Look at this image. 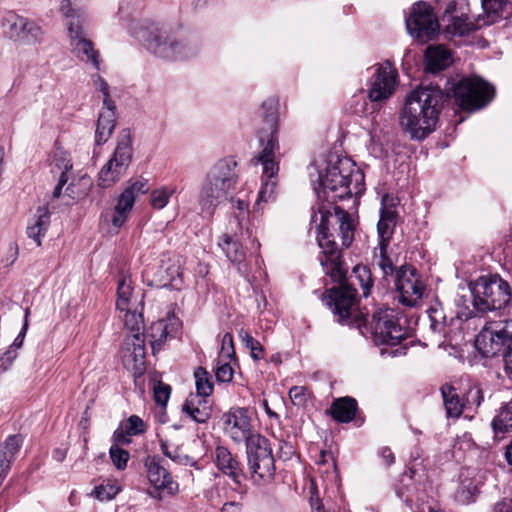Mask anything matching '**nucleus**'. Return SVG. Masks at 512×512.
<instances>
[{"mask_svg": "<svg viewBox=\"0 0 512 512\" xmlns=\"http://www.w3.org/2000/svg\"><path fill=\"white\" fill-rule=\"evenodd\" d=\"M137 303V298L133 295L130 279L122 277L119 279L117 286V309H130V307L137 306Z\"/></svg>", "mask_w": 512, "mask_h": 512, "instance_id": "obj_35", "label": "nucleus"}, {"mask_svg": "<svg viewBox=\"0 0 512 512\" xmlns=\"http://www.w3.org/2000/svg\"><path fill=\"white\" fill-rule=\"evenodd\" d=\"M175 187L162 186L150 194V205L154 209H163L169 203L170 197L175 193Z\"/></svg>", "mask_w": 512, "mask_h": 512, "instance_id": "obj_43", "label": "nucleus"}, {"mask_svg": "<svg viewBox=\"0 0 512 512\" xmlns=\"http://www.w3.org/2000/svg\"><path fill=\"white\" fill-rule=\"evenodd\" d=\"M445 95L434 86L410 92L401 112L400 124L414 139L426 138L438 122Z\"/></svg>", "mask_w": 512, "mask_h": 512, "instance_id": "obj_2", "label": "nucleus"}, {"mask_svg": "<svg viewBox=\"0 0 512 512\" xmlns=\"http://www.w3.org/2000/svg\"><path fill=\"white\" fill-rule=\"evenodd\" d=\"M357 409V401L352 397L345 396L335 399L329 411L337 422L349 423L355 418Z\"/></svg>", "mask_w": 512, "mask_h": 512, "instance_id": "obj_30", "label": "nucleus"}, {"mask_svg": "<svg viewBox=\"0 0 512 512\" xmlns=\"http://www.w3.org/2000/svg\"><path fill=\"white\" fill-rule=\"evenodd\" d=\"M146 426L143 420L137 415H131L113 433V441L122 445H129L131 437L143 434Z\"/></svg>", "mask_w": 512, "mask_h": 512, "instance_id": "obj_27", "label": "nucleus"}, {"mask_svg": "<svg viewBox=\"0 0 512 512\" xmlns=\"http://www.w3.org/2000/svg\"><path fill=\"white\" fill-rule=\"evenodd\" d=\"M92 81L95 88L103 93V106L95 131V142L97 145H102L109 140L115 128L116 106L110 98L108 83L98 74L92 76Z\"/></svg>", "mask_w": 512, "mask_h": 512, "instance_id": "obj_17", "label": "nucleus"}, {"mask_svg": "<svg viewBox=\"0 0 512 512\" xmlns=\"http://www.w3.org/2000/svg\"><path fill=\"white\" fill-rule=\"evenodd\" d=\"M495 433L512 431V400L503 406L492 421Z\"/></svg>", "mask_w": 512, "mask_h": 512, "instance_id": "obj_38", "label": "nucleus"}, {"mask_svg": "<svg viewBox=\"0 0 512 512\" xmlns=\"http://www.w3.org/2000/svg\"><path fill=\"white\" fill-rule=\"evenodd\" d=\"M196 397L186 399L182 406V411L197 423H206L210 418V412L207 409H200L195 405Z\"/></svg>", "mask_w": 512, "mask_h": 512, "instance_id": "obj_42", "label": "nucleus"}, {"mask_svg": "<svg viewBox=\"0 0 512 512\" xmlns=\"http://www.w3.org/2000/svg\"><path fill=\"white\" fill-rule=\"evenodd\" d=\"M218 246L225 253L227 258L235 265L238 266V271L242 274L246 273V267L244 265L246 259V252L242 247V244L234 239L229 234H223L218 241Z\"/></svg>", "mask_w": 512, "mask_h": 512, "instance_id": "obj_26", "label": "nucleus"}, {"mask_svg": "<svg viewBox=\"0 0 512 512\" xmlns=\"http://www.w3.org/2000/svg\"><path fill=\"white\" fill-rule=\"evenodd\" d=\"M385 198L386 197L382 199L383 203L385 201ZM380 219L388 223L396 224V211L393 208L386 207L383 204L382 208L380 209Z\"/></svg>", "mask_w": 512, "mask_h": 512, "instance_id": "obj_62", "label": "nucleus"}, {"mask_svg": "<svg viewBox=\"0 0 512 512\" xmlns=\"http://www.w3.org/2000/svg\"><path fill=\"white\" fill-rule=\"evenodd\" d=\"M120 312H124L121 316L124 321V325L130 330L131 335H144L143 328V317L140 312H137V306L130 307V309H118Z\"/></svg>", "mask_w": 512, "mask_h": 512, "instance_id": "obj_37", "label": "nucleus"}, {"mask_svg": "<svg viewBox=\"0 0 512 512\" xmlns=\"http://www.w3.org/2000/svg\"><path fill=\"white\" fill-rule=\"evenodd\" d=\"M117 492L118 490L115 489L113 486L100 485L94 488L91 495H93L100 501H107L113 499Z\"/></svg>", "mask_w": 512, "mask_h": 512, "instance_id": "obj_56", "label": "nucleus"}, {"mask_svg": "<svg viewBox=\"0 0 512 512\" xmlns=\"http://www.w3.org/2000/svg\"><path fill=\"white\" fill-rule=\"evenodd\" d=\"M239 337L250 350L251 357L254 360H260L264 357V350L260 342L254 339L250 333L244 329L239 331Z\"/></svg>", "mask_w": 512, "mask_h": 512, "instance_id": "obj_44", "label": "nucleus"}, {"mask_svg": "<svg viewBox=\"0 0 512 512\" xmlns=\"http://www.w3.org/2000/svg\"><path fill=\"white\" fill-rule=\"evenodd\" d=\"M317 241L322 250L320 263L325 274L330 276L334 282L341 283L346 278L347 268L341 260V251L324 222L318 226Z\"/></svg>", "mask_w": 512, "mask_h": 512, "instance_id": "obj_13", "label": "nucleus"}, {"mask_svg": "<svg viewBox=\"0 0 512 512\" xmlns=\"http://www.w3.org/2000/svg\"><path fill=\"white\" fill-rule=\"evenodd\" d=\"M426 70L437 73L446 69L452 62L450 52L442 46H430L426 50Z\"/></svg>", "mask_w": 512, "mask_h": 512, "instance_id": "obj_32", "label": "nucleus"}, {"mask_svg": "<svg viewBox=\"0 0 512 512\" xmlns=\"http://www.w3.org/2000/svg\"><path fill=\"white\" fill-rule=\"evenodd\" d=\"M17 352L13 349H7L1 356H0V371H6L12 362L16 359Z\"/></svg>", "mask_w": 512, "mask_h": 512, "instance_id": "obj_60", "label": "nucleus"}, {"mask_svg": "<svg viewBox=\"0 0 512 512\" xmlns=\"http://www.w3.org/2000/svg\"><path fill=\"white\" fill-rule=\"evenodd\" d=\"M150 336L152 349L155 350V345H161L167 338V326L164 321H157L152 324Z\"/></svg>", "mask_w": 512, "mask_h": 512, "instance_id": "obj_50", "label": "nucleus"}, {"mask_svg": "<svg viewBox=\"0 0 512 512\" xmlns=\"http://www.w3.org/2000/svg\"><path fill=\"white\" fill-rule=\"evenodd\" d=\"M225 434L235 443H249L250 439L258 433H253L251 419L245 408H231L222 415Z\"/></svg>", "mask_w": 512, "mask_h": 512, "instance_id": "obj_20", "label": "nucleus"}, {"mask_svg": "<svg viewBox=\"0 0 512 512\" xmlns=\"http://www.w3.org/2000/svg\"><path fill=\"white\" fill-rule=\"evenodd\" d=\"M50 225V212L47 206H40L36 213L28 221L26 234L37 246H41L42 238L45 236Z\"/></svg>", "mask_w": 512, "mask_h": 512, "instance_id": "obj_23", "label": "nucleus"}, {"mask_svg": "<svg viewBox=\"0 0 512 512\" xmlns=\"http://www.w3.org/2000/svg\"><path fill=\"white\" fill-rule=\"evenodd\" d=\"M387 246H384L383 250L380 249V258L378 261V266L382 270L384 277L387 279L391 277L395 278L396 269L391 261V259L387 256Z\"/></svg>", "mask_w": 512, "mask_h": 512, "instance_id": "obj_52", "label": "nucleus"}, {"mask_svg": "<svg viewBox=\"0 0 512 512\" xmlns=\"http://www.w3.org/2000/svg\"><path fill=\"white\" fill-rule=\"evenodd\" d=\"M73 164L66 153L57 152L53 155L52 159V172H59L60 175H68L72 169Z\"/></svg>", "mask_w": 512, "mask_h": 512, "instance_id": "obj_49", "label": "nucleus"}, {"mask_svg": "<svg viewBox=\"0 0 512 512\" xmlns=\"http://www.w3.org/2000/svg\"><path fill=\"white\" fill-rule=\"evenodd\" d=\"M133 155L132 138L128 130L120 132L112 157L99 172V185L103 188L116 183L128 169Z\"/></svg>", "mask_w": 512, "mask_h": 512, "instance_id": "obj_11", "label": "nucleus"}, {"mask_svg": "<svg viewBox=\"0 0 512 512\" xmlns=\"http://www.w3.org/2000/svg\"><path fill=\"white\" fill-rule=\"evenodd\" d=\"M473 306L478 312H487L505 307L511 300V289L499 275L479 277L470 284Z\"/></svg>", "mask_w": 512, "mask_h": 512, "instance_id": "obj_5", "label": "nucleus"}, {"mask_svg": "<svg viewBox=\"0 0 512 512\" xmlns=\"http://www.w3.org/2000/svg\"><path fill=\"white\" fill-rule=\"evenodd\" d=\"M195 385L197 395L201 397H208L213 393L212 377L208 371L203 367H198L194 371Z\"/></svg>", "mask_w": 512, "mask_h": 512, "instance_id": "obj_39", "label": "nucleus"}, {"mask_svg": "<svg viewBox=\"0 0 512 512\" xmlns=\"http://www.w3.org/2000/svg\"><path fill=\"white\" fill-rule=\"evenodd\" d=\"M512 345V320L486 323L475 339V346L484 357L504 355Z\"/></svg>", "mask_w": 512, "mask_h": 512, "instance_id": "obj_10", "label": "nucleus"}, {"mask_svg": "<svg viewBox=\"0 0 512 512\" xmlns=\"http://www.w3.org/2000/svg\"><path fill=\"white\" fill-rule=\"evenodd\" d=\"M237 163L232 158L217 161L205 174L199 188L197 202L203 214L212 216L217 207L232 200L239 176Z\"/></svg>", "mask_w": 512, "mask_h": 512, "instance_id": "obj_4", "label": "nucleus"}, {"mask_svg": "<svg viewBox=\"0 0 512 512\" xmlns=\"http://www.w3.org/2000/svg\"><path fill=\"white\" fill-rule=\"evenodd\" d=\"M428 318L430 321V328L433 332L441 333L446 326V315L444 309L440 303L431 305L427 310Z\"/></svg>", "mask_w": 512, "mask_h": 512, "instance_id": "obj_40", "label": "nucleus"}, {"mask_svg": "<svg viewBox=\"0 0 512 512\" xmlns=\"http://www.w3.org/2000/svg\"><path fill=\"white\" fill-rule=\"evenodd\" d=\"M233 374H234V371H233V368L231 367L230 363H228V362H225L222 364L220 362L218 363V366L215 371V376L219 382H222V383L230 382L233 378Z\"/></svg>", "mask_w": 512, "mask_h": 512, "instance_id": "obj_57", "label": "nucleus"}, {"mask_svg": "<svg viewBox=\"0 0 512 512\" xmlns=\"http://www.w3.org/2000/svg\"><path fill=\"white\" fill-rule=\"evenodd\" d=\"M148 190L149 187L147 180H136L120 194L115 208L129 214L133 208L136 198L141 194L147 193Z\"/></svg>", "mask_w": 512, "mask_h": 512, "instance_id": "obj_29", "label": "nucleus"}, {"mask_svg": "<svg viewBox=\"0 0 512 512\" xmlns=\"http://www.w3.org/2000/svg\"><path fill=\"white\" fill-rule=\"evenodd\" d=\"M220 355L222 358L229 360L235 356L233 336L229 332L222 337Z\"/></svg>", "mask_w": 512, "mask_h": 512, "instance_id": "obj_55", "label": "nucleus"}, {"mask_svg": "<svg viewBox=\"0 0 512 512\" xmlns=\"http://www.w3.org/2000/svg\"><path fill=\"white\" fill-rule=\"evenodd\" d=\"M147 477L153 489L148 491L150 497L161 501L164 495L173 496L179 490L169 471L162 465V460L149 456L145 460Z\"/></svg>", "mask_w": 512, "mask_h": 512, "instance_id": "obj_19", "label": "nucleus"}, {"mask_svg": "<svg viewBox=\"0 0 512 512\" xmlns=\"http://www.w3.org/2000/svg\"><path fill=\"white\" fill-rule=\"evenodd\" d=\"M85 27L70 24L67 37L71 51L78 59L90 62L98 70L100 68L99 51L95 49L93 42L88 38Z\"/></svg>", "mask_w": 512, "mask_h": 512, "instance_id": "obj_21", "label": "nucleus"}, {"mask_svg": "<svg viewBox=\"0 0 512 512\" xmlns=\"http://www.w3.org/2000/svg\"><path fill=\"white\" fill-rule=\"evenodd\" d=\"M29 314H30V310L27 308L25 310L24 323H23L22 329L19 332V334L17 335V337L14 339L12 345L8 349H13L16 351L17 349L22 347L26 332L28 330Z\"/></svg>", "mask_w": 512, "mask_h": 512, "instance_id": "obj_59", "label": "nucleus"}, {"mask_svg": "<svg viewBox=\"0 0 512 512\" xmlns=\"http://www.w3.org/2000/svg\"><path fill=\"white\" fill-rule=\"evenodd\" d=\"M324 300L338 323L357 328L366 323V318L358 311L357 290L351 285L340 284L327 290Z\"/></svg>", "mask_w": 512, "mask_h": 512, "instance_id": "obj_6", "label": "nucleus"}, {"mask_svg": "<svg viewBox=\"0 0 512 512\" xmlns=\"http://www.w3.org/2000/svg\"><path fill=\"white\" fill-rule=\"evenodd\" d=\"M368 80V98L371 102L382 103L395 92L398 84V71L390 61L373 65Z\"/></svg>", "mask_w": 512, "mask_h": 512, "instance_id": "obj_14", "label": "nucleus"}, {"mask_svg": "<svg viewBox=\"0 0 512 512\" xmlns=\"http://www.w3.org/2000/svg\"><path fill=\"white\" fill-rule=\"evenodd\" d=\"M483 400L482 389L478 385H473L467 390L463 398L464 409L477 410Z\"/></svg>", "mask_w": 512, "mask_h": 512, "instance_id": "obj_45", "label": "nucleus"}, {"mask_svg": "<svg viewBox=\"0 0 512 512\" xmlns=\"http://www.w3.org/2000/svg\"><path fill=\"white\" fill-rule=\"evenodd\" d=\"M171 388L169 385L159 383L154 387V398L157 404L165 406L170 398Z\"/></svg>", "mask_w": 512, "mask_h": 512, "instance_id": "obj_58", "label": "nucleus"}, {"mask_svg": "<svg viewBox=\"0 0 512 512\" xmlns=\"http://www.w3.org/2000/svg\"><path fill=\"white\" fill-rule=\"evenodd\" d=\"M376 341L395 346L409 334L407 317L398 309L381 308L376 310L370 322Z\"/></svg>", "mask_w": 512, "mask_h": 512, "instance_id": "obj_7", "label": "nucleus"}, {"mask_svg": "<svg viewBox=\"0 0 512 512\" xmlns=\"http://www.w3.org/2000/svg\"><path fill=\"white\" fill-rule=\"evenodd\" d=\"M482 7L485 15L477 19V28L485 25H491L498 19L508 18L512 15V0H482Z\"/></svg>", "mask_w": 512, "mask_h": 512, "instance_id": "obj_22", "label": "nucleus"}, {"mask_svg": "<svg viewBox=\"0 0 512 512\" xmlns=\"http://www.w3.org/2000/svg\"><path fill=\"white\" fill-rule=\"evenodd\" d=\"M405 24L408 33L421 42L432 40L439 29L438 20L431 6L424 1H419L412 6Z\"/></svg>", "mask_w": 512, "mask_h": 512, "instance_id": "obj_15", "label": "nucleus"}, {"mask_svg": "<svg viewBox=\"0 0 512 512\" xmlns=\"http://www.w3.org/2000/svg\"><path fill=\"white\" fill-rule=\"evenodd\" d=\"M314 190L319 199L334 203L354 196L364 190V174L350 158H338L329 162L324 173L317 176Z\"/></svg>", "mask_w": 512, "mask_h": 512, "instance_id": "obj_3", "label": "nucleus"}, {"mask_svg": "<svg viewBox=\"0 0 512 512\" xmlns=\"http://www.w3.org/2000/svg\"><path fill=\"white\" fill-rule=\"evenodd\" d=\"M200 49L199 40L194 36L178 37L177 47H175L174 60H186L197 55Z\"/></svg>", "mask_w": 512, "mask_h": 512, "instance_id": "obj_36", "label": "nucleus"}, {"mask_svg": "<svg viewBox=\"0 0 512 512\" xmlns=\"http://www.w3.org/2000/svg\"><path fill=\"white\" fill-rule=\"evenodd\" d=\"M128 215L129 214L114 208V213H113V216H112V219H111L112 225L116 229L121 228L125 224V222L127 221Z\"/></svg>", "mask_w": 512, "mask_h": 512, "instance_id": "obj_63", "label": "nucleus"}, {"mask_svg": "<svg viewBox=\"0 0 512 512\" xmlns=\"http://www.w3.org/2000/svg\"><path fill=\"white\" fill-rule=\"evenodd\" d=\"M394 227L395 224L388 223L386 221L379 219V222L377 224V231L379 236V249L383 250L384 246H388V243L394 231Z\"/></svg>", "mask_w": 512, "mask_h": 512, "instance_id": "obj_51", "label": "nucleus"}, {"mask_svg": "<svg viewBox=\"0 0 512 512\" xmlns=\"http://www.w3.org/2000/svg\"><path fill=\"white\" fill-rule=\"evenodd\" d=\"M353 273L362 289L363 296L368 297L374 285L370 269L365 265L359 264L353 268Z\"/></svg>", "mask_w": 512, "mask_h": 512, "instance_id": "obj_41", "label": "nucleus"}, {"mask_svg": "<svg viewBox=\"0 0 512 512\" xmlns=\"http://www.w3.org/2000/svg\"><path fill=\"white\" fill-rule=\"evenodd\" d=\"M460 477L461 483L458 489V496L462 501L469 502L477 492V486L469 479H462L463 473Z\"/></svg>", "mask_w": 512, "mask_h": 512, "instance_id": "obj_53", "label": "nucleus"}, {"mask_svg": "<svg viewBox=\"0 0 512 512\" xmlns=\"http://www.w3.org/2000/svg\"><path fill=\"white\" fill-rule=\"evenodd\" d=\"M22 438L19 435L9 436L3 445H0V485L6 478L10 465L20 449Z\"/></svg>", "mask_w": 512, "mask_h": 512, "instance_id": "obj_28", "label": "nucleus"}, {"mask_svg": "<svg viewBox=\"0 0 512 512\" xmlns=\"http://www.w3.org/2000/svg\"><path fill=\"white\" fill-rule=\"evenodd\" d=\"M248 467L252 477L270 480L275 474V461L269 440L254 435L246 445Z\"/></svg>", "mask_w": 512, "mask_h": 512, "instance_id": "obj_12", "label": "nucleus"}, {"mask_svg": "<svg viewBox=\"0 0 512 512\" xmlns=\"http://www.w3.org/2000/svg\"><path fill=\"white\" fill-rule=\"evenodd\" d=\"M59 10L66 20L67 31L70 24L87 26L89 22V16L83 8L76 5V0H60Z\"/></svg>", "mask_w": 512, "mask_h": 512, "instance_id": "obj_31", "label": "nucleus"}, {"mask_svg": "<svg viewBox=\"0 0 512 512\" xmlns=\"http://www.w3.org/2000/svg\"><path fill=\"white\" fill-rule=\"evenodd\" d=\"M289 397L296 406H304L308 400L307 389L303 386H293L289 390Z\"/></svg>", "mask_w": 512, "mask_h": 512, "instance_id": "obj_54", "label": "nucleus"}, {"mask_svg": "<svg viewBox=\"0 0 512 512\" xmlns=\"http://www.w3.org/2000/svg\"><path fill=\"white\" fill-rule=\"evenodd\" d=\"M260 116L262 123L258 135L262 150L256 157V161L262 165V185L258 200L267 202L273 198L278 183L279 161L276 159V152L279 150L278 101L272 97L263 101Z\"/></svg>", "mask_w": 512, "mask_h": 512, "instance_id": "obj_1", "label": "nucleus"}, {"mask_svg": "<svg viewBox=\"0 0 512 512\" xmlns=\"http://www.w3.org/2000/svg\"><path fill=\"white\" fill-rule=\"evenodd\" d=\"M119 443H116L110 447L109 455L113 465L118 470H123L127 466V462L130 458V454L127 450H124L118 446Z\"/></svg>", "mask_w": 512, "mask_h": 512, "instance_id": "obj_47", "label": "nucleus"}, {"mask_svg": "<svg viewBox=\"0 0 512 512\" xmlns=\"http://www.w3.org/2000/svg\"><path fill=\"white\" fill-rule=\"evenodd\" d=\"M399 293V301L407 307L417 306L424 294L425 285L415 268L403 265L395 272L393 279Z\"/></svg>", "mask_w": 512, "mask_h": 512, "instance_id": "obj_18", "label": "nucleus"}, {"mask_svg": "<svg viewBox=\"0 0 512 512\" xmlns=\"http://www.w3.org/2000/svg\"><path fill=\"white\" fill-rule=\"evenodd\" d=\"M18 253V245L15 242H11L8 246L7 255L3 259V263L5 264V266L12 265L17 260Z\"/></svg>", "mask_w": 512, "mask_h": 512, "instance_id": "obj_61", "label": "nucleus"}, {"mask_svg": "<svg viewBox=\"0 0 512 512\" xmlns=\"http://www.w3.org/2000/svg\"><path fill=\"white\" fill-rule=\"evenodd\" d=\"M441 394L447 415L459 417L464 410V404L463 399H460L456 393V389L450 384H444L441 387Z\"/></svg>", "mask_w": 512, "mask_h": 512, "instance_id": "obj_33", "label": "nucleus"}, {"mask_svg": "<svg viewBox=\"0 0 512 512\" xmlns=\"http://www.w3.org/2000/svg\"><path fill=\"white\" fill-rule=\"evenodd\" d=\"M448 29L453 34L465 35L469 33L471 30L478 28L477 23L474 25L472 22L468 20L466 16L464 17L462 15L461 17H453Z\"/></svg>", "mask_w": 512, "mask_h": 512, "instance_id": "obj_48", "label": "nucleus"}, {"mask_svg": "<svg viewBox=\"0 0 512 512\" xmlns=\"http://www.w3.org/2000/svg\"><path fill=\"white\" fill-rule=\"evenodd\" d=\"M161 451L173 462L181 465H196V462L188 455L182 454L177 448H172L167 442L161 441Z\"/></svg>", "mask_w": 512, "mask_h": 512, "instance_id": "obj_46", "label": "nucleus"}, {"mask_svg": "<svg viewBox=\"0 0 512 512\" xmlns=\"http://www.w3.org/2000/svg\"><path fill=\"white\" fill-rule=\"evenodd\" d=\"M450 91L455 103L470 112L485 107L495 94L494 87L479 77L462 78Z\"/></svg>", "mask_w": 512, "mask_h": 512, "instance_id": "obj_8", "label": "nucleus"}, {"mask_svg": "<svg viewBox=\"0 0 512 512\" xmlns=\"http://www.w3.org/2000/svg\"><path fill=\"white\" fill-rule=\"evenodd\" d=\"M1 27L4 36L18 45L33 46L44 40V30L37 21L13 11L3 15Z\"/></svg>", "mask_w": 512, "mask_h": 512, "instance_id": "obj_9", "label": "nucleus"}, {"mask_svg": "<svg viewBox=\"0 0 512 512\" xmlns=\"http://www.w3.org/2000/svg\"><path fill=\"white\" fill-rule=\"evenodd\" d=\"M334 210L339 222V236L342 242V246L348 248L354 240V222L350 214L345 210L338 206H336Z\"/></svg>", "mask_w": 512, "mask_h": 512, "instance_id": "obj_34", "label": "nucleus"}, {"mask_svg": "<svg viewBox=\"0 0 512 512\" xmlns=\"http://www.w3.org/2000/svg\"><path fill=\"white\" fill-rule=\"evenodd\" d=\"M146 48L159 58L175 59V47H177V35L157 25H149L142 28L138 33Z\"/></svg>", "mask_w": 512, "mask_h": 512, "instance_id": "obj_16", "label": "nucleus"}, {"mask_svg": "<svg viewBox=\"0 0 512 512\" xmlns=\"http://www.w3.org/2000/svg\"><path fill=\"white\" fill-rule=\"evenodd\" d=\"M503 359L505 362L506 375L512 381V345L504 352Z\"/></svg>", "mask_w": 512, "mask_h": 512, "instance_id": "obj_64", "label": "nucleus"}, {"mask_svg": "<svg viewBox=\"0 0 512 512\" xmlns=\"http://www.w3.org/2000/svg\"><path fill=\"white\" fill-rule=\"evenodd\" d=\"M129 355L125 356V363L133 362L132 368L135 373H142L145 369V335H129L126 340Z\"/></svg>", "mask_w": 512, "mask_h": 512, "instance_id": "obj_24", "label": "nucleus"}, {"mask_svg": "<svg viewBox=\"0 0 512 512\" xmlns=\"http://www.w3.org/2000/svg\"><path fill=\"white\" fill-rule=\"evenodd\" d=\"M215 462L217 468L226 476L238 483L242 476V469L236 457L224 446L215 449Z\"/></svg>", "mask_w": 512, "mask_h": 512, "instance_id": "obj_25", "label": "nucleus"}]
</instances>
